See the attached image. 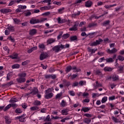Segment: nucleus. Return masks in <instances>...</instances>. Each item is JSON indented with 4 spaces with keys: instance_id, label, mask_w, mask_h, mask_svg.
<instances>
[{
    "instance_id": "f257e3e1",
    "label": "nucleus",
    "mask_w": 124,
    "mask_h": 124,
    "mask_svg": "<svg viewBox=\"0 0 124 124\" xmlns=\"http://www.w3.org/2000/svg\"><path fill=\"white\" fill-rule=\"evenodd\" d=\"M53 88H48L47 90L45 91V98L46 99H50L54 96V93H52Z\"/></svg>"
},
{
    "instance_id": "f03ea898",
    "label": "nucleus",
    "mask_w": 124,
    "mask_h": 124,
    "mask_svg": "<svg viewBox=\"0 0 124 124\" xmlns=\"http://www.w3.org/2000/svg\"><path fill=\"white\" fill-rule=\"evenodd\" d=\"M27 74L26 73H22L18 74L19 78L16 79V81L18 83H22L26 82V77Z\"/></svg>"
},
{
    "instance_id": "7ed1b4c3",
    "label": "nucleus",
    "mask_w": 124,
    "mask_h": 124,
    "mask_svg": "<svg viewBox=\"0 0 124 124\" xmlns=\"http://www.w3.org/2000/svg\"><path fill=\"white\" fill-rule=\"evenodd\" d=\"M61 49H64V45H61L55 46L52 47L51 51L55 53H59L60 51H62Z\"/></svg>"
},
{
    "instance_id": "20e7f679",
    "label": "nucleus",
    "mask_w": 124,
    "mask_h": 124,
    "mask_svg": "<svg viewBox=\"0 0 124 124\" xmlns=\"http://www.w3.org/2000/svg\"><path fill=\"white\" fill-rule=\"evenodd\" d=\"M103 42V40L99 38L98 40H96L95 42H93V43L90 44V46H97V45H99V44H101V43Z\"/></svg>"
},
{
    "instance_id": "39448f33",
    "label": "nucleus",
    "mask_w": 124,
    "mask_h": 124,
    "mask_svg": "<svg viewBox=\"0 0 124 124\" xmlns=\"http://www.w3.org/2000/svg\"><path fill=\"white\" fill-rule=\"evenodd\" d=\"M25 116H26V114H23L21 116H17V117H16L15 120H19V122L23 123V122H25V119H26V118H24V117H25Z\"/></svg>"
},
{
    "instance_id": "423d86ee",
    "label": "nucleus",
    "mask_w": 124,
    "mask_h": 124,
    "mask_svg": "<svg viewBox=\"0 0 124 124\" xmlns=\"http://www.w3.org/2000/svg\"><path fill=\"white\" fill-rule=\"evenodd\" d=\"M41 22L39 19L36 18H31L30 21V23L31 25H34V24H38V23H40Z\"/></svg>"
},
{
    "instance_id": "0eeeda50",
    "label": "nucleus",
    "mask_w": 124,
    "mask_h": 124,
    "mask_svg": "<svg viewBox=\"0 0 124 124\" xmlns=\"http://www.w3.org/2000/svg\"><path fill=\"white\" fill-rule=\"evenodd\" d=\"M12 10L9 9H1L0 10V12L1 13H2L3 14H6V13H10L11 12Z\"/></svg>"
},
{
    "instance_id": "6e6552de",
    "label": "nucleus",
    "mask_w": 124,
    "mask_h": 124,
    "mask_svg": "<svg viewBox=\"0 0 124 124\" xmlns=\"http://www.w3.org/2000/svg\"><path fill=\"white\" fill-rule=\"evenodd\" d=\"M47 58H48V54L46 53H42L40 56V61H43V60L47 59Z\"/></svg>"
},
{
    "instance_id": "1a4fd4ad",
    "label": "nucleus",
    "mask_w": 124,
    "mask_h": 124,
    "mask_svg": "<svg viewBox=\"0 0 124 124\" xmlns=\"http://www.w3.org/2000/svg\"><path fill=\"white\" fill-rule=\"evenodd\" d=\"M77 27H78V24H75V25H74L73 27L70 28L69 29V31H76L78 30V28H77Z\"/></svg>"
},
{
    "instance_id": "9d476101",
    "label": "nucleus",
    "mask_w": 124,
    "mask_h": 124,
    "mask_svg": "<svg viewBox=\"0 0 124 124\" xmlns=\"http://www.w3.org/2000/svg\"><path fill=\"white\" fill-rule=\"evenodd\" d=\"M93 1L91 0H88L85 2V7H92V5H93Z\"/></svg>"
},
{
    "instance_id": "9b49d317",
    "label": "nucleus",
    "mask_w": 124,
    "mask_h": 124,
    "mask_svg": "<svg viewBox=\"0 0 124 124\" xmlns=\"http://www.w3.org/2000/svg\"><path fill=\"white\" fill-rule=\"evenodd\" d=\"M38 93V90L37 89L35 88L31 92H30L29 93H27V95H30V94H32V95H35V94H36V93Z\"/></svg>"
},
{
    "instance_id": "f8f14e48",
    "label": "nucleus",
    "mask_w": 124,
    "mask_h": 124,
    "mask_svg": "<svg viewBox=\"0 0 124 124\" xmlns=\"http://www.w3.org/2000/svg\"><path fill=\"white\" fill-rule=\"evenodd\" d=\"M118 50L116 49V48H113L112 49L110 50V49H108L107 50V52L108 54H115V53H117Z\"/></svg>"
},
{
    "instance_id": "ddd939ff",
    "label": "nucleus",
    "mask_w": 124,
    "mask_h": 124,
    "mask_svg": "<svg viewBox=\"0 0 124 124\" xmlns=\"http://www.w3.org/2000/svg\"><path fill=\"white\" fill-rule=\"evenodd\" d=\"M113 69L114 68H111L108 66H106L104 68V71H107L108 72H111V71H112Z\"/></svg>"
},
{
    "instance_id": "4468645a",
    "label": "nucleus",
    "mask_w": 124,
    "mask_h": 124,
    "mask_svg": "<svg viewBox=\"0 0 124 124\" xmlns=\"http://www.w3.org/2000/svg\"><path fill=\"white\" fill-rule=\"evenodd\" d=\"M37 32V31L36 29H32L30 31L29 34L30 35L32 36L34 35L35 34H36V33Z\"/></svg>"
},
{
    "instance_id": "2eb2a0df",
    "label": "nucleus",
    "mask_w": 124,
    "mask_h": 124,
    "mask_svg": "<svg viewBox=\"0 0 124 124\" xmlns=\"http://www.w3.org/2000/svg\"><path fill=\"white\" fill-rule=\"evenodd\" d=\"M95 83H96V85L95 84L93 85V87L94 89H96L98 88H100V87H102V84L101 83H99V82H98V81H96L95 82Z\"/></svg>"
},
{
    "instance_id": "dca6fc26",
    "label": "nucleus",
    "mask_w": 124,
    "mask_h": 124,
    "mask_svg": "<svg viewBox=\"0 0 124 124\" xmlns=\"http://www.w3.org/2000/svg\"><path fill=\"white\" fill-rule=\"evenodd\" d=\"M4 119L5 120V122L6 124H11V120H10V118L8 116H4Z\"/></svg>"
},
{
    "instance_id": "f3484780",
    "label": "nucleus",
    "mask_w": 124,
    "mask_h": 124,
    "mask_svg": "<svg viewBox=\"0 0 124 124\" xmlns=\"http://www.w3.org/2000/svg\"><path fill=\"white\" fill-rule=\"evenodd\" d=\"M68 109L65 108L64 109H62L61 111L62 115H65L66 116L68 115Z\"/></svg>"
},
{
    "instance_id": "a211bd4d",
    "label": "nucleus",
    "mask_w": 124,
    "mask_h": 124,
    "mask_svg": "<svg viewBox=\"0 0 124 124\" xmlns=\"http://www.w3.org/2000/svg\"><path fill=\"white\" fill-rule=\"evenodd\" d=\"M56 42V39L50 38L47 40V45H48V44H52V43H54V42Z\"/></svg>"
},
{
    "instance_id": "6ab92c4d",
    "label": "nucleus",
    "mask_w": 124,
    "mask_h": 124,
    "mask_svg": "<svg viewBox=\"0 0 124 124\" xmlns=\"http://www.w3.org/2000/svg\"><path fill=\"white\" fill-rule=\"evenodd\" d=\"M109 25H110V20H106L102 23L103 27H107V26H109Z\"/></svg>"
},
{
    "instance_id": "aec40b11",
    "label": "nucleus",
    "mask_w": 124,
    "mask_h": 124,
    "mask_svg": "<svg viewBox=\"0 0 124 124\" xmlns=\"http://www.w3.org/2000/svg\"><path fill=\"white\" fill-rule=\"evenodd\" d=\"M87 49L88 50V52H89V53H91V54H94L95 52L97 51V49H95L94 50L93 49L91 48V47H88Z\"/></svg>"
},
{
    "instance_id": "412c9836",
    "label": "nucleus",
    "mask_w": 124,
    "mask_h": 124,
    "mask_svg": "<svg viewBox=\"0 0 124 124\" xmlns=\"http://www.w3.org/2000/svg\"><path fill=\"white\" fill-rule=\"evenodd\" d=\"M8 26V30L9 31H11L12 32L15 31V28L14 27L9 25Z\"/></svg>"
},
{
    "instance_id": "4be33fe9",
    "label": "nucleus",
    "mask_w": 124,
    "mask_h": 124,
    "mask_svg": "<svg viewBox=\"0 0 124 124\" xmlns=\"http://www.w3.org/2000/svg\"><path fill=\"white\" fill-rule=\"evenodd\" d=\"M112 80L113 81H118V80H119V76L114 74L112 76Z\"/></svg>"
},
{
    "instance_id": "5701e85b",
    "label": "nucleus",
    "mask_w": 124,
    "mask_h": 124,
    "mask_svg": "<svg viewBox=\"0 0 124 124\" xmlns=\"http://www.w3.org/2000/svg\"><path fill=\"white\" fill-rule=\"evenodd\" d=\"M41 104V102L37 100H35L33 103V105L34 106H39V105H40Z\"/></svg>"
},
{
    "instance_id": "b1692460",
    "label": "nucleus",
    "mask_w": 124,
    "mask_h": 124,
    "mask_svg": "<svg viewBox=\"0 0 124 124\" xmlns=\"http://www.w3.org/2000/svg\"><path fill=\"white\" fill-rule=\"evenodd\" d=\"M83 122L85 124H89L90 123H91V122H92V119L86 118L83 120Z\"/></svg>"
},
{
    "instance_id": "393cba45",
    "label": "nucleus",
    "mask_w": 124,
    "mask_h": 124,
    "mask_svg": "<svg viewBox=\"0 0 124 124\" xmlns=\"http://www.w3.org/2000/svg\"><path fill=\"white\" fill-rule=\"evenodd\" d=\"M90 110H91V108H82L81 111H83L84 113H86V112H89Z\"/></svg>"
},
{
    "instance_id": "a878e982",
    "label": "nucleus",
    "mask_w": 124,
    "mask_h": 124,
    "mask_svg": "<svg viewBox=\"0 0 124 124\" xmlns=\"http://www.w3.org/2000/svg\"><path fill=\"white\" fill-rule=\"evenodd\" d=\"M70 36V34L69 33H66L64 34L62 36V39H67V38H68Z\"/></svg>"
},
{
    "instance_id": "bb28decb",
    "label": "nucleus",
    "mask_w": 124,
    "mask_h": 124,
    "mask_svg": "<svg viewBox=\"0 0 124 124\" xmlns=\"http://www.w3.org/2000/svg\"><path fill=\"white\" fill-rule=\"evenodd\" d=\"M37 46H35L33 47H32L31 48H30V49L28 50V53L29 54H31V52H32V51L34 50H37Z\"/></svg>"
},
{
    "instance_id": "cd10ccee",
    "label": "nucleus",
    "mask_w": 124,
    "mask_h": 124,
    "mask_svg": "<svg viewBox=\"0 0 124 124\" xmlns=\"http://www.w3.org/2000/svg\"><path fill=\"white\" fill-rule=\"evenodd\" d=\"M117 6V4H114L113 5H105L104 6V7H105L106 9H108L109 8H111V7H113V6Z\"/></svg>"
},
{
    "instance_id": "c85d7f7f",
    "label": "nucleus",
    "mask_w": 124,
    "mask_h": 124,
    "mask_svg": "<svg viewBox=\"0 0 124 124\" xmlns=\"http://www.w3.org/2000/svg\"><path fill=\"white\" fill-rule=\"evenodd\" d=\"M15 112L16 114H21V113H23V110H22V109H21L20 108H17L15 110Z\"/></svg>"
},
{
    "instance_id": "c756f323",
    "label": "nucleus",
    "mask_w": 124,
    "mask_h": 124,
    "mask_svg": "<svg viewBox=\"0 0 124 124\" xmlns=\"http://www.w3.org/2000/svg\"><path fill=\"white\" fill-rule=\"evenodd\" d=\"M71 69L73 70H76L75 71V72H80L81 71V69H77V67L74 66L73 67L71 66Z\"/></svg>"
},
{
    "instance_id": "7c9ffc66",
    "label": "nucleus",
    "mask_w": 124,
    "mask_h": 124,
    "mask_svg": "<svg viewBox=\"0 0 124 124\" xmlns=\"http://www.w3.org/2000/svg\"><path fill=\"white\" fill-rule=\"evenodd\" d=\"M11 77H12V73H9L7 74V81L10 80V79H11Z\"/></svg>"
},
{
    "instance_id": "2f4dec72",
    "label": "nucleus",
    "mask_w": 124,
    "mask_h": 124,
    "mask_svg": "<svg viewBox=\"0 0 124 124\" xmlns=\"http://www.w3.org/2000/svg\"><path fill=\"white\" fill-rule=\"evenodd\" d=\"M97 26V23H91L88 25V28H93V27H96Z\"/></svg>"
},
{
    "instance_id": "473e14b6",
    "label": "nucleus",
    "mask_w": 124,
    "mask_h": 124,
    "mask_svg": "<svg viewBox=\"0 0 124 124\" xmlns=\"http://www.w3.org/2000/svg\"><path fill=\"white\" fill-rule=\"evenodd\" d=\"M94 73L95 74V75H102V73H101V71L100 70L98 69L96 71H94Z\"/></svg>"
},
{
    "instance_id": "72a5a7b5",
    "label": "nucleus",
    "mask_w": 124,
    "mask_h": 124,
    "mask_svg": "<svg viewBox=\"0 0 124 124\" xmlns=\"http://www.w3.org/2000/svg\"><path fill=\"white\" fill-rule=\"evenodd\" d=\"M119 69L117 70L119 73H122L124 71V66L121 65L118 67Z\"/></svg>"
},
{
    "instance_id": "f704fd0d",
    "label": "nucleus",
    "mask_w": 124,
    "mask_h": 124,
    "mask_svg": "<svg viewBox=\"0 0 124 124\" xmlns=\"http://www.w3.org/2000/svg\"><path fill=\"white\" fill-rule=\"evenodd\" d=\"M20 67V64H15L12 65V68L13 69H15L16 68H19Z\"/></svg>"
},
{
    "instance_id": "c9c22d12",
    "label": "nucleus",
    "mask_w": 124,
    "mask_h": 124,
    "mask_svg": "<svg viewBox=\"0 0 124 124\" xmlns=\"http://www.w3.org/2000/svg\"><path fill=\"white\" fill-rule=\"evenodd\" d=\"M70 41H75V40H77V36H72L70 37Z\"/></svg>"
},
{
    "instance_id": "e433bc0d",
    "label": "nucleus",
    "mask_w": 124,
    "mask_h": 124,
    "mask_svg": "<svg viewBox=\"0 0 124 124\" xmlns=\"http://www.w3.org/2000/svg\"><path fill=\"white\" fill-rule=\"evenodd\" d=\"M9 57L11 59H12L13 60H16L18 59V54H16L14 55H10Z\"/></svg>"
},
{
    "instance_id": "4c0bfd02",
    "label": "nucleus",
    "mask_w": 124,
    "mask_h": 124,
    "mask_svg": "<svg viewBox=\"0 0 124 124\" xmlns=\"http://www.w3.org/2000/svg\"><path fill=\"white\" fill-rule=\"evenodd\" d=\"M30 109L31 110V111H35L36 110H38V109H39V107L37 106L32 107L30 108Z\"/></svg>"
},
{
    "instance_id": "58836bf2",
    "label": "nucleus",
    "mask_w": 124,
    "mask_h": 124,
    "mask_svg": "<svg viewBox=\"0 0 124 124\" xmlns=\"http://www.w3.org/2000/svg\"><path fill=\"white\" fill-rule=\"evenodd\" d=\"M64 10V7H62L58 9V13L59 14H62L63 13V11Z\"/></svg>"
},
{
    "instance_id": "ea45409f",
    "label": "nucleus",
    "mask_w": 124,
    "mask_h": 124,
    "mask_svg": "<svg viewBox=\"0 0 124 124\" xmlns=\"http://www.w3.org/2000/svg\"><path fill=\"white\" fill-rule=\"evenodd\" d=\"M106 61L107 62H108V63L113 62H114V60H113L112 58H107V59H106Z\"/></svg>"
},
{
    "instance_id": "a19ab883",
    "label": "nucleus",
    "mask_w": 124,
    "mask_h": 124,
    "mask_svg": "<svg viewBox=\"0 0 124 124\" xmlns=\"http://www.w3.org/2000/svg\"><path fill=\"white\" fill-rule=\"evenodd\" d=\"M71 70V66H67L65 71L66 73H68Z\"/></svg>"
},
{
    "instance_id": "79ce46f5",
    "label": "nucleus",
    "mask_w": 124,
    "mask_h": 124,
    "mask_svg": "<svg viewBox=\"0 0 124 124\" xmlns=\"http://www.w3.org/2000/svg\"><path fill=\"white\" fill-rule=\"evenodd\" d=\"M30 63V60H27L25 62H22V65H28V64Z\"/></svg>"
},
{
    "instance_id": "37998d69",
    "label": "nucleus",
    "mask_w": 124,
    "mask_h": 124,
    "mask_svg": "<svg viewBox=\"0 0 124 124\" xmlns=\"http://www.w3.org/2000/svg\"><path fill=\"white\" fill-rule=\"evenodd\" d=\"M107 99H108V98L107 96H105V97H103V98L102 99V100H101L102 103H105V102H106V101H107Z\"/></svg>"
},
{
    "instance_id": "c03bdc74",
    "label": "nucleus",
    "mask_w": 124,
    "mask_h": 124,
    "mask_svg": "<svg viewBox=\"0 0 124 124\" xmlns=\"http://www.w3.org/2000/svg\"><path fill=\"white\" fill-rule=\"evenodd\" d=\"M112 119L114 123H121V121L118 120V119L116 118V117L112 116Z\"/></svg>"
},
{
    "instance_id": "a18cd8bd",
    "label": "nucleus",
    "mask_w": 124,
    "mask_h": 124,
    "mask_svg": "<svg viewBox=\"0 0 124 124\" xmlns=\"http://www.w3.org/2000/svg\"><path fill=\"white\" fill-rule=\"evenodd\" d=\"M50 121H52V120L50 118V115H48L45 119V122H50Z\"/></svg>"
},
{
    "instance_id": "49530a36",
    "label": "nucleus",
    "mask_w": 124,
    "mask_h": 124,
    "mask_svg": "<svg viewBox=\"0 0 124 124\" xmlns=\"http://www.w3.org/2000/svg\"><path fill=\"white\" fill-rule=\"evenodd\" d=\"M117 59L119 60V61H121L122 62H123V61H124V57L122 56V55H119L117 57Z\"/></svg>"
},
{
    "instance_id": "de8ad7c7",
    "label": "nucleus",
    "mask_w": 124,
    "mask_h": 124,
    "mask_svg": "<svg viewBox=\"0 0 124 124\" xmlns=\"http://www.w3.org/2000/svg\"><path fill=\"white\" fill-rule=\"evenodd\" d=\"M80 14H81V13L80 12V11H78L77 14H72V16L73 17L75 18V17H77V16H79Z\"/></svg>"
},
{
    "instance_id": "09e8293b",
    "label": "nucleus",
    "mask_w": 124,
    "mask_h": 124,
    "mask_svg": "<svg viewBox=\"0 0 124 124\" xmlns=\"http://www.w3.org/2000/svg\"><path fill=\"white\" fill-rule=\"evenodd\" d=\"M61 106L62 107H65V106H66V102L62 100L61 102Z\"/></svg>"
},
{
    "instance_id": "8fccbe9b",
    "label": "nucleus",
    "mask_w": 124,
    "mask_h": 124,
    "mask_svg": "<svg viewBox=\"0 0 124 124\" xmlns=\"http://www.w3.org/2000/svg\"><path fill=\"white\" fill-rule=\"evenodd\" d=\"M11 107V105H8L6 107H5V108L3 109V111L4 112H5V111H6L7 110H8V109H9V108H10Z\"/></svg>"
},
{
    "instance_id": "3c124183",
    "label": "nucleus",
    "mask_w": 124,
    "mask_h": 124,
    "mask_svg": "<svg viewBox=\"0 0 124 124\" xmlns=\"http://www.w3.org/2000/svg\"><path fill=\"white\" fill-rule=\"evenodd\" d=\"M25 16L28 17V16H31V12H27L24 13Z\"/></svg>"
},
{
    "instance_id": "603ef678",
    "label": "nucleus",
    "mask_w": 124,
    "mask_h": 124,
    "mask_svg": "<svg viewBox=\"0 0 124 124\" xmlns=\"http://www.w3.org/2000/svg\"><path fill=\"white\" fill-rule=\"evenodd\" d=\"M39 48L40 49H45V45H44V44H41L39 45Z\"/></svg>"
},
{
    "instance_id": "864d4df0",
    "label": "nucleus",
    "mask_w": 124,
    "mask_h": 124,
    "mask_svg": "<svg viewBox=\"0 0 124 124\" xmlns=\"http://www.w3.org/2000/svg\"><path fill=\"white\" fill-rule=\"evenodd\" d=\"M86 0H77L74 3V4H78V3H81L82 1H85Z\"/></svg>"
},
{
    "instance_id": "5fc2aeb1",
    "label": "nucleus",
    "mask_w": 124,
    "mask_h": 124,
    "mask_svg": "<svg viewBox=\"0 0 124 124\" xmlns=\"http://www.w3.org/2000/svg\"><path fill=\"white\" fill-rule=\"evenodd\" d=\"M14 21L15 22V24H19L20 23V19L17 18H14Z\"/></svg>"
},
{
    "instance_id": "6e6d98bb",
    "label": "nucleus",
    "mask_w": 124,
    "mask_h": 124,
    "mask_svg": "<svg viewBox=\"0 0 124 124\" xmlns=\"http://www.w3.org/2000/svg\"><path fill=\"white\" fill-rule=\"evenodd\" d=\"M62 95V92H61L60 93H58L56 95V98H60Z\"/></svg>"
},
{
    "instance_id": "4d7b16f0",
    "label": "nucleus",
    "mask_w": 124,
    "mask_h": 124,
    "mask_svg": "<svg viewBox=\"0 0 124 124\" xmlns=\"http://www.w3.org/2000/svg\"><path fill=\"white\" fill-rule=\"evenodd\" d=\"M53 4H56L57 5H61L62 2L61 1H54L53 2Z\"/></svg>"
},
{
    "instance_id": "13d9d810",
    "label": "nucleus",
    "mask_w": 124,
    "mask_h": 124,
    "mask_svg": "<svg viewBox=\"0 0 124 124\" xmlns=\"http://www.w3.org/2000/svg\"><path fill=\"white\" fill-rule=\"evenodd\" d=\"M45 10H49L51 9V6H44Z\"/></svg>"
},
{
    "instance_id": "bf43d9fd",
    "label": "nucleus",
    "mask_w": 124,
    "mask_h": 124,
    "mask_svg": "<svg viewBox=\"0 0 124 124\" xmlns=\"http://www.w3.org/2000/svg\"><path fill=\"white\" fill-rule=\"evenodd\" d=\"M56 71V70H55V68H50L49 69V72H50L51 73H53V72H55Z\"/></svg>"
},
{
    "instance_id": "052dcab7",
    "label": "nucleus",
    "mask_w": 124,
    "mask_h": 124,
    "mask_svg": "<svg viewBox=\"0 0 124 124\" xmlns=\"http://www.w3.org/2000/svg\"><path fill=\"white\" fill-rule=\"evenodd\" d=\"M77 76H78V75L73 74L72 76H71V79H75V78H76V77H77Z\"/></svg>"
},
{
    "instance_id": "680f3d73",
    "label": "nucleus",
    "mask_w": 124,
    "mask_h": 124,
    "mask_svg": "<svg viewBox=\"0 0 124 124\" xmlns=\"http://www.w3.org/2000/svg\"><path fill=\"white\" fill-rule=\"evenodd\" d=\"M84 116H85V117H87V118H91V117H92V115L90 114L89 113H85Z\"/></svg>"
},
{
    "instance_id": "e2e57ef3",
    "label": "nucleus",
    "mask_w": 124,
    "mask_h": 124,
    "mask_svg": "<svg viewBox=\"0 0 124 124\" xmlns=\"http://www.w3.org/2000/svg\"><path fill=\"white\" fill-rule=\"evenodd\" d=\"M116 99V96H110V97H109L108 98L109 100H114V99Z\"/></svg>"
},
{
    "instance_id": "0e129e2a",
    "label": "nucleus",
    "mask_w": 124,
    "mask_h": 124,
    "mask_svg": "<svg viewBox=\"0 0 124 124\" xmlns=\"http://www.w3.org/2000/svg\"><path fill=\"white\" fill-rule=\"evenodd\" d=\"M14 84L13 83V81H11L9 82H8L6 84V86H11V85H13Z\"/></svg>"
},
{
    "instance_id": "69168bd1",
    "label": "nucleus",
    "mask_w": 124,
    "mask_h": 124,
    "mask_svg": "<svg viewBox=\"0 0 124 124\" xmlns=\"http://www.w3.org/2000/svg\"><path fill=\"white\" fill-rule=\"evenodd\" d=\"M69 93L72 96H74V95H75V93H74V91H69Z\"/></svg>"
},
{
    "instance_id": "338daca9",
    "label": "nucleus",
    "mask_w": 124,
    "mask_h": 124,
    "mask_svg": "<svg viewBox=\"0 0 124 124\" xmlns=\"http://www.w3.org/2000/svg\"><path fill=\"white\" fill-rule=\"evenodd\" d=\"M45 78L46 79H50V78H51V75H45Z\"/></svg>"
},
{
    "instance_id": "774afa93",
    "label": "nucleus",
    "mask_w": 124,
    "mask_h": 124,
    "mask_svg": "<svg viewBox=\"0 0 124 124\" xmlns=\"http://www.w3.org/2000/svg\"><path fill=\"white\" fill-rule=\"evenodd\" d=\"M109 106L111 108V110H113V109H115V108H114L115 105H113L112 103H109Z\"/></svg>"
}]
</instances>
